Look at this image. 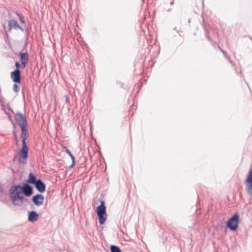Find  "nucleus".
<instances>
[{
  "instance_id": "obj_1",
  "label": "nucleus",
  "mask_w": 252,
  "mask_h": 252,
  "mask_svg": "<svg viewBox=\"0 0 252 252\" xmlns=\"http://www.w3.org/2000/svg\"><path fill=\"white\" fill-rule=\"evenodd\" d=\"M8 192L12 203L19 207L22 206L25 202H28V199L25 196L29 197L33 193L20 184L11 186Z\"/></svg>"
},
{
  "instance_id": "obj_2",
  "label": "nucleus",
  "mask_w": 252,
  "mask_h": 252,
  "mask_svg": "<svg viewBox=\"0 0 252 252\" xmlns=\"http://www.w3.org/2000/svg\"><path fill=\"white\" fill-rule=\"evenodd\" d=\"M96 213L98 216V219L100 225L103 224L107 218L106 207L104 201L101 200L100 201V204L96 208Z\"/></svg>"
},
{
  "instance_id": "obj_3",
  "label": "nucleus",
  "mask_w": 252,
  "mask_h": 252,
  "mask_svg": "<svg viewBox=\"0 0 252 252\" xmlns=\"http://www.w3.org/2000/svg\"><path fill=\"white\" fill-rule=\"evenodd\" d=\"M37 176L36 174L33 172H30L28 179L24 180L20 185L33 192V188L31 185H34L38 181Z\"/></svg>"
},
{
  "instance_id": "obj_4",
  "label": "nucleus",
  "mask_w": 252,
  "mask_h": 252,
  "mask_svg": "<svg viewBox=\"0 0 252 252\" xmlns=\"http://www.w3.org/2000/svg\"><path fill=\"white\" fill-rule=\"evenodd\" d=\"M239 221V215L236 213L226 221V227L231 231H235L238 228Z\"/></svg>"
},
{
  "instance_id": "obj_5",
  "label": "nucleus",
  "mask_w": 252,
  "mask_h": 252,
  "mask_svg": "<svg viewBox=\"0 0 252 252\" xmlns=\"http://www.w3.org/2000/svg\"><path fill=\"white\" fill-rule=\"evenodd\" d=\"M29 148L28 146H22L18 153V161L19 163L25 164L27 163L28 158Z\"/></svg>"
},
{
  "instance_id": "obj_6",
  "label": "nucleus",
  "mask_w": 252,
  "mask_h": 252,
  "mask_svg": "<svg viewBox=\"0 0 252 252\" xmlns=\"http://www.w3.org/2000/svg\"><path fill=\"white\" fill-rule=\"evenodd\" d=\"M245 188L248 194L252 196V168H251L245 181Z\"/></svg>"
},
{
  "instance_id": "obj_7",
  "label": "nucleus",
  "mask_w": 252,
  "mask_h": 252,
  "mask_svg": "<svg viewBox=\"0 0 252 252\" xmlns=\"http://www.w3.org/2000/svg\"><path fill=\"white\" fill-rule=\"evenodd\" d=\"M15 120L18 123L20 128L27 127V121L24 115L19 112L15 114Z\"/></svg>"
},
{
  "instance_id": "obj_8",
  "label": "nucleus",
  "mask_w": 252,
  "mask_h": 252,
  "mask_svg": "<svg viewBox=\"0 0 252 252\" xmlns=\"http://www.w3.org/2000/svg\"><path fill=\"white\" fill-rule=\"evenodd\" d=\"M10 77L15 83L20 84L21 83V71L14 70L10 73Z\"/></svg>"
},
{
  "instance_id": "obj_9",
  "label": "nucleus",
  "mask_w": 252,
  "mask_h": 252,
  "mask_svg": "<svg viewBox=\"0 0 252 252\" xmlns=\"http://www.w3.org/2000/svg\"><path fill=\"white\" fill-rule=\"evenodd\" d=\"M44 197L41 193L37 194L32 197V201L33 204L37 206H39L43 204Z\"/></svg>"
},
{
  "instance_id": "obj_10",
  "label": "nucleus",
  "mask_w": 252,
  "mask_h": 252,
  "mask_svg": "<svg viewBox=\"0 0 252 252\" xmlns=\"http://www.w3.org/2000/svg\"><path fill=\"white\" fill-rule=\"evenodd\" d=\"M19 56L20 57V61L23 65V67H26L29 62V55L27 52H20Z\"/></svg>"
},
{
  "instance_id": "obj_11",
  "label": "nucleus",
  "mask_w": 252,
  "mask_h": 252,
  "mask_svg": "<svg viewBox=\"0 0 252 252\" xmlns=\"http://www.w3.org/2000/svg\"><path fill=\"white\" fill-rule=\"evenodd\" d=\"M34 186L36 190L40 193H43L46 190V185L40 178H38V181H37Z\"/></svg>"
},
{
  "instance_id": "obj_12",
  "label": "nucleus",
  "mask_w": 252,
  "mask_h": 252,
  "mask_svg": "<svg viewBox=\"0 0 252 252\" xmlns=\"http://www.w3.org/2000/svg\"><path fill=\"white\" fill-rule=\"evenodd\" d=\"M8 27L9 31H10L12 28H13L15 30L20 29L22 32H24L23 29L19 26L17 21L14 19H11L8 21Z\"/></svg>"
},
{
  "instance_id": "obj_13",
  "label": "nucleus",
  "mask_w": 252,
  "mask_h": 252,
  "mask_svg": "<svg viewBox=\"0 0 252 252\" xmlns=\"http://www.w3.org/2000/svg\"><path fill=\"white\" fill-rule=\"evenodd\" d=\"M39 218V215L35 211H30L28 213V221L32 222H34L37 220Z\"/></svg>"
},
{
  "instance_id": "obj_14",
  "label": "nucleus",
  "mask_w": 252,
  "mask_h": 252,
  "mask_svg": "<svg viewBox=\"0 0 252 252\" xmlns=\"http://www.w3.org/2000/svg\"><path fill=\"white\" fill-rule=\"evenodd\" d=\"M21 129V138L22 139V146H27L26 140L27 139V134L28 132V128L27 127H25L22 128Z\"/></svg>"
},
{
  "instance_id": "obj_15",
  "label": "nucleus",
  "mask_w": 252,
  "mask_h": 252,
  "mask_svg": "<svg viewBox=\"0 0 252 252\" xmlns=\"http://www.w3.org/2000/svg\"><path fill=\"white\" fill-rule=\"evenodd\" d=\"M110 250L111 252H122L121 250L118 246L113 245L110 246Z\"/></svg>"
},
{
  "instance_id": "obj_16",
  "label": "nucleus",
  "mask_w": 252,
  "mask_h": 252,
  "mask_svg": "<svg viewBox=\"0 0 252 252\" xmlns=\"http://www.w3.org/2000/svg\"><path fill=\"white\" fill-rule=\"evenodd\" d=\"M15 14L18 17L20 22L22 23L25 24L26 21L24 17L21 14H20L17 11H15Z\"/></svg>"
},
{
  "instance_id": "obj_17",
  "label": "nucleus",
  "mask_w": 252,
  "mask_h": 252,
  "mask_svg": "<svg viewBox=\"0 0 252 252\" xmlns=\"http://www.w3.org/2000/svg\"><path fill=\"white\" fill-rule=\"evenodd\" d=\"M71 159V160H72V163L70 165H69L68 166V168H71L72 167H73L75 164V157L73 155H72L70 157Z\"/></svg>"
},
{
  "instance_id": "obj_18",
  "label": "nucleus",
  "mask_w": 252,
  "mask_h": 252,
  "mask_svg": "<svg viewBox=\"0 0 252 252\" xmlns=\"http://www.w3.org/2000/svg\"><path fill=\"white\" fill-rule=\"evenodd\" d=\"M13 136L14 137V139L16 141V144H18V143L19 142V140L18 139V136H17V132H16V131L15 130V128H14V130H13Z\"/></svg>"
},
{
  "instance_id": "obj_19",
  "label": "nucleus",
  "mask_w": 252,
  "mask_h": 252,
  "mask_svg": "<svg viewBox=\"0 0 252 252\" xmlns=\"http://www.w3.org/2000/svg\"><path fill=\"white\" fill-rule=\"evenodd\" d=\"M15 66L16 68L14 70L20 71V68L21 66V65L19 62H18V61L15 62Z\"/></svg>"
},
{
  "instance_id": "obj_20",
  "label": "nucleus",
  "mask_w": 252,
  "mask_h": 252,
  "mask_svg": "<svg viewBox=\"0 0 252 252\" xmlns=\"http://www.w3.org/2000/svg\"><path fill=\"white\" fill-rule=\"evenodd\" d=\"M18 83H15L13 85V91L15 92V93H17L19 91V86L18 85H17Z\"/></svg>"
},
{
  "instance_id": "obj_21",
  "label": "nucleus",
  "mask_w": 252,
  "mask_h": 252,
  "mask_svg": "<svg viewBox=\"0 0 252 252\" xmlns=\"http://www.w3.org/2000/svg\"><path fill=\"white\" fill-rule=\"evenodd\" d=\"M63 149L64 150L66 154H67L69 156V157L73 155V154L71 153L70 150L66 147H64Z\"/></svg>"
},
{
  "instance_id": "obj_22",
  "label": "nucleus",
  "mask_w": 252,
  "mask_h": 252,
  "mask_svg": "<svg viewBox=\"0 0 252 252\" xmlns=\"http://www.w3.org/2000/svg\"><path fill=\"white\" fill-rule=\"evenodd\" d=\"M7 116H8V119H9V120L11 121V123L12 124V125H13L14 128H15V127H16L15 124L14 123L13 120L12 119L11 115H10V114H7Z\"/></svg>"
},
{
  "instance_id": "obj_23",
  "label": "nucleus",
  "mask_w": 252,
  "mask_h": 252,
  "mask_svg": "<svg viewBox=\"0 0 252 252\" xmlns=\"http://www.w3.org/2000/svg\"><path fill=\"white\" fill-rule=\"evenodd\" d=\"M220 48V51L222 52V53L223 54L224 57H225V58L227 59H229V56H228L226 53V52L225 51H224V50L223 49H222L221 48L219 47Z\"/></svg>"
},
{
  "instance_id": "obj_24",
  "label": "nucleus",
  "mask_w": 252,
  "mask_h": 252,
  "mask_svg": "<svg viewBox=\"0 0 252 252\" xmlns=\"http://www.w3.org/2000/svg\"><path fill=\"white\" fill-rule=\"evenodd\" d=\"M2 109L4 111L5 114L7 115V114H9L8 112H6L5 108V105L3 104H2Z\"/></svg>"
},
{
  "instance_id": "obj_25",
  "label": "nucleus",
  "mask_w": 252,
  "mask_h": 252,
  "mask_svg": "<svg viewBox=\"0 0 252 252\" xmlns=\"http://www.w3.org/2000/svg\"><path fill=\"white\" fill-rule=\"evenodd\" d=\"M7 109L9 111H11L13 113H14L13 110L9 107L8 105H7Z\"/></svg>"
},
{
  "instance_id": "obj_26",
  "label": "nucleus",
  "mask_w": 252,
  "mask_h": 252,
  "mask_svg": "<svg viewBox=\"0 0 252 252\" xmlns=\"http://www.w3.org/2000/svg\"><path fill=\"white\" fill-rule=\"evenodd\" d=\"M206 37H207V39H208L209 40H210H210H212V39H211V38H210V37L209 36V35L207 33H206Z\"/></svg>"
},
{
  "instance_id": "obj_27",
  "label": "nucleus",
  "mask_w": 252,
  "mask_h": 252,
  "mask_svg": "<svg viewBox=\"0 0 252 252\" xmlns=\"http://www.w3.org/2000/svg\"><path fill=\"white\" fill-rule=\"evenodd\" d=\"M227 60L229 61V62L231 63L232 65L233 64V62L231 60V59H230V58L229 57V59H227Z\"/></svg>"
},
{
  "instance_id": "obj_28",
  "label": "nucleus",
  "mask_w": 252,
  "mask_h": 252,
  "mask_svg": "<svg viewBox=\"0 0 252 252\" xmlns=\"http://www.w3.org/2000/svg\"><path fill=\"white\" fill-rule=\"evenodd\" d=\"M170 5H172L174 4V0H173L171 2H170Z\"/></svg>"
}]
</instances>
